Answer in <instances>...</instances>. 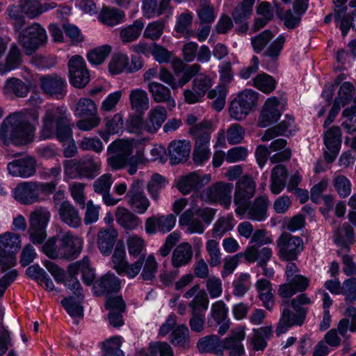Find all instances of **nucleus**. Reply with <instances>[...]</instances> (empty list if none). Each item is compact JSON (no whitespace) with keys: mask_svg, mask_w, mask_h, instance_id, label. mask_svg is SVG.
Returning a JSON list of instances; mask_svg holds the SVG:
<instances>
[{"mask_svg":"<svg viewBox=\"0 0 356 356\" xmlns=\"http://www.w3.org/2000/svg\"><path fill=\"white\" fill-rule=\"evenodd\" d=\"M43 125L40 131V138H56L60 142L69 140L72 137L70 114L63 106H51L46 110L42 118Z\"/></svg>","mask_w":356,"mask_h":356,"instance_id":"f257e3e1","label":"nucleus"},{"mask_svg":"<svg viewBox=\"0 0 356 356\" xmlns=\"http://www.w3.org/2000/svg\"><path fill=\"white\" fill-rule=\"evenodd\" d=\"M35 127L22 113L9 115L0 127V138L6 145L22 146L33 140Z\"/></svg>","mask_w":356,"mask_h":356,"instance_id":"f03ea898","label":"nucleus"},{"mask_svg":"<svg viewBox=\"0 0 356 356\" xmlns=\"http://www.w3.org/2000/svg\"><path fill=\"white\" fill-rule=\"evenodd\" d=\"M312 301L305 294H301L293 299L290 302H283L284 309L280 323L276 330L278 336L286 333L293 325H300L303 323L306 316L304 305L311 304Z\"/></svg>","mask_w":356,"mask_h":356,"instance_id":"7ed1b4c3","label":"nucleus"},{"mask_svg":"<svg viewBox=\"0 0 356 356\" xmlns=\"http://www.w3.org/2000/svg\"><path fill=\"white\" fill-rule=\"evenodd\" d=\"M214 130L210 120H203L189 129L191 136L195 139V146L193 154V160L197 165H202L210 157L209 143L211 133Z\"/></svg>","mask_w":356,"mask_h":356,"instance_id":"20e7f679","label":"nucleus"},{"mask_svg":"<svg viewBox=\"0 0 356 356\" xmlns=\"http://www.w3.org/2000/svg\"><path fill=\"white\" fill-rule=\"evenodd\" d=\"M63 166L65 174L70 178L93 179L100 173L102 162L98 157L87 155L79 160H66Z\"/></svg>","mask_w":356,"mask_h":356,"instance_id":"39448f33","label":"nucleus"},{"mask_svg":"<svg viewBox=\"0 0 356 356\" xmlns=\"http://www.w3.org/2000/svg\"><path fill=\"white\" fill-rule=\"evenodd\" d=\"M216 212V209L209 207L190 209L179 218V225H186L189 233L202 234L213 220Z\"/></svg>","mask_w":356,"mask_h":356,"instance_id":"423d86ee","label":"nucleus"},{"mask_svg":"<svg viewBox=\"0 0 356 356\" xmlns=\"http://www.w3.org/2000/svg\"><path fill=\"white\" fill-rule=\"evenodd\" d=\"M47 41L45 29L38 23L34 22L22 29L18 36V42L26 55H31L44 46Z\"/></svg>","mask_w":356,"mask_h":356,"instance_id":"0eeeda50","label":"nucleus"},{"mask_svg":"<svg viewBox=\"0 0 356 356\" xmlns=\"http://www.w3.org/2000/svg\"><path fill=\"white\" fill-rule=\"evenodd\" d=\"M21 237L17 234H0V266L3 272L15 265V254L21 248Z\"/></svg>","mask_w":356,"mask_h":356,"instance_id":"6e6552de","label":"nucleus"},{"mask_svg":"<svg viewBox=\"0 0 356 356\" xmlns=\"http://www.w3.org/2000/svg\"><path fill=\"white\" fill-rule=\"evenodd\" d=\"M259 93L252 89H245L238 93L231 102L229 112L232 118L244 120L256 106Z\"/></svg>","mask_w":356,"mask_h":356,"instance_id":"1a4fd4ad","label":"nucleus"},{"mask_svg":"<svg viewBox=\"0 0 356 356\" xmlns=\"http://www.w3.org/2000/svg\"><path fill=\"white\" fill-rule=\"evenodd\" d=\"M297 266L293 263H289L286 268V282L282 284L278 293L283 298L291 297L298 292L305 291L309 284V280L297 273Z\"/></svg>","mask_w":356,"mask_h":356,"instance_id":"9d476101","label":"nucleus"},{"mask_svg":"<svg viewBox=\"0 0 356 356\" xmlns=\"http://www.w3.org/2000/svg\"><path fill=\"white\" fill-rule=\"evenodd\" d=\"M256 191V183L250 176L240 178L236 184L234 196V202L236 206L235 213L243 218L246 212V204L254 196Z\"/></svg>","mask_w":356,"mask_h":356,"instance_id":"9b49d317","label":"nucleus"},{"mask_svg":"<svg viewBox=\"0 0 356 356\" xmlns=\"http://www.w3.org/2000/svg\"><path fill=\"white\" fill-rule=\"evenodd\" d=\"M232 184L219 181L204 189L200 193V198L207 202H218L225 209H229L232 204Z\"/></svg>","mask_w":356,"mask_h":356,"instance_id":"f8f14e48","label":"nucleus"},{"mask_svg":"<svg viewBox=\"0 0 356 356\" xmlns=\"http://www.w3.org/2000/svg\"><path fill=\"white\" fill-rule=\"evenodd\" d=\"M43 94L56 99H62L67 94V83L65 79L56 74L42 75L39 79Z\"/></svg>","mask_w":356,"mask_h":356,"instance_id":"ddd939ff","label":"nucleus"},{"mask_svg":"<svg viewBox=\"0 0 356 356\" xmlns=\"http://www.w3.org/2000/svg\"><path fill=\"white\" fill-rule=\"evenodd\" d=\"M279 256L282 260L296 259L303 250V241L298 236L282 234L277 241Z\"/></svg>","mask_w":356,"mask_h":356,"instance_id":"4468645a","label":"nucleus"},{"mask_svg":"<svg viewBox=\"0 0 356 356\" xmlns=\"http://www.w3.org/2000/svg\"><path fill=\"white\" fill-rule=\"evenodd\" d=\"M83 239L71 232H67L59 238V249L56 257L60 259H76L83 248Z\"/></svg>","mask_w":356,"mask_h":356,"instance_id":"2eb2a0df","label":"nucleus"},{"mask_svg":"<svg viewBox=\"0 0 356 356\" xmlns=\"http://www.w3.org/2000/svg\"><path fill=\"white\" fill-rule=\"evenodd\" d=\"M70 83L77 88H84L90 81V74L86 63L81 56H74L68 61Z\"/></svg>","mask_w":356,"mask_h":356,"instance_id":"dca6fc26","label":"nucleus"},{"mask_svg":"<svg viewBox=\"0 0 356 356\" xmlns=\"http://www.w3.org/2000/svg\"><path fill=\"white\" fill-rule=\"evenodd\" d=\"M126 196L131 209L138 214L145 213L150 206V202L143 191V184L139 180L133 181Z\"/></svg>","mask_w":356,"mask_h":356,"instance_id":"f3484780","label":"nucleus"},{"mask_svg":"<svg viewBox=\"0 0 356 356\" xmlns=\"http://www.w3.org/2000/svg\"><path fill=\"white\" fill-rule=\"evenodd\" d=\"M176 220V216L172 213L153 216L146 219L145 229L148 234H155L158 232L165 234L175 226Z\"/></svg>","mask_w":356,"mask_h":356,"instance_id":"a211bd4d","label":"nucleus"},{"mask_svg":"<svg viewBox=\"0 0 356 356\" xmlns=\"http://www.w3.org/2000/svg\"><path fill=\"white\" fill-rule=\"evenodd\" d=\"M36 166L35 159L31 156H26L8 163L7 168L13 176L29 178L35 174Z\"/></svg>","mask_w":356,"mask_h":356,"instance_id":"6ab92c4d","label":"nucleus"},{"mask_svg":"<svg viewBox=\"0 0 356 356\" xmlns=\"http://www.w3.org/2000/svg\"><path fill=\"white\" fill-rule=\"evenodd\" d=\"M284 104L277 97H270L266 101L259 118V125L266 127L277 122L283 111Z\"/></svg>","mask_w":356,"mask_h":356,"instance_id":"aec40b11","label":"nucleus"},{"mask_svg":"<svg viewBox=\"0 0 356 356\" xmlns=\"http://www.w3.org/2000/svg\"><path fill=\"white\" fill-rule=\"evenodd\" d=\"M324 144L326 147L324 157L327 162L332 163L336 159L341 148V131L339 127H333L325 133Z\"/></svg>","mask_w":356,"mask_h":356,"instance_id":"412c9836","label":"nucleus"},{"mask_svg":"<svg viewBox=\"0 0 356 356\" xmlns=\"http://www.w3.org/2000/svg\"><path fill=\"white\" fill-rule=\"evenodd\" d=\"M13 197L24 204H31L39 200L38 184L37 182L25 181L17 185L13 190Z\"/></svg>","mask_w":356,"mask_h":356,"instance_id":"4be33fe9","label":"nucleus"},{"mask_svg":"<svg viewBox=\"0 0 356 356\" xmlns=\"http://www.w3.org/2000/svg\"><path fill=\"white\" fill-rule=\"evenodd\" d=\"M113 182L112 175L106 173L100 176L92 184L94 192L102 196V200L107 206H114L120 200V199H116L110 194Z\"/></svg>","mask_w":356,"mask_h":356,"instance_id":"5701e85b","label":"nucleus"},{"mask_svg":"<svg viewBox=\"0 0 356 356\" xmlns=\"http://www.w3.org/2000/svg\"><path fill=\"white\" fill-rule=\"evenodd\" d=\"M245 336V328L238 327L232 330L230 335L223 340V350H229V356H242L245 348L242 343Z\"/></svg>","mask_w":356,"mask_h":356,"instance_id":"b1692460","label":"nucleus"},{"mask_svg":"<svg viewBox=\"0 0 356 356\" xmlns=\"http://www.w3.org/2000/svg\"><path fill=\"white\" fill-rule=\"evenodd\" d=\"M211 180L209 174L200 177L196 172H191L179 180V191L184 194L201 188Z\"/></svg>","mask_w":356,"mask_h":356,"instance_id":"393cba45","label":"nucleus"},{"mask_svg":"<svg viewBox=\"0 0 356 356\" xmlns=\"http://www.w3.org/2000/svg\"><path fill=\"white\" fill-rule=\"evenodd\" d=\"M56 7V3H45L42 4L38 0H19V8L22 13L29 18L33 19L43 13Z\"/></svg>","mask_w":356,"mask_h":356,"instance_id":"a878e982","label":"nucleus"},{"mask_svg":"<svg viewBox=\"0 0 356 356\" xmlns=\"http://www.w3.org/2000/svg\"><path fill=\"white\" fill-rule=\"evenodd\" d=\"M115 217L116 222L126 231L136 229L142 224L141 219L125 207H117Z\"/></svg>","mask_w":356,"mask_h":356,"instance_id":"bb28decb","label":"nucleus"},{"mask_svg":"<svg viewBox=\"0 0 356 356\" xmlns=\"http://www.w3.org/2000/svg\"><path fill=\"white\" fill-rule=\"evenodd\" d=\"M269 204L268 198L266 195L257 197L251 205L246 204L248 218L252 220L264 221L267 217V211Z\"/></svg>","mask_w":356,"mask_h":356,"instance_id":"cd10ccee","label":"nucleus"},{"mask_svg":"<svg viewBox=\"0 0 356 356\" xmlns=\"http://www.w3.org/2000/svg\"><path fill=\"white\" fill-rule=\"evenodd\" d=\"M152 159L154 161L159 160L161 163L166 162L168 158L170 159L171 165L178 163V143L176 140H172L168 147V154L165 149L161 145L154 146L150 151Z\"/></svg>","mask_w":356,"mask_h":356,"instance_id":"c85d7f7f","label":"nucleus"},{"mask_svg":"<svg viewBox=\"0 0 356 356\" xmlns=\"http://www.w3.org/2000/svg\"><path fill=\"white\" fill-rule=\"evenodd\" d=\"M60 220L68 226L77 228L81 225V218L79 211L69 201L64 202L58 207Z\"/></svg>","mask_w":356,"mask_h":356,"instance_id":"c756f323","label":"nucleus"},{"mask_svg":"<svg viewBox=\"0 0 356 356\" xmlns=\"http://www.w3.org/2000/svg\"><path fill=\"white\" fill-rule=\"evenodd\" d=\"M285 41V36L281 34L266 49L264 56L268 60H265L264 63V67L266 70L273 71L275 69L276 60L283 49Z\"/></svg>","mask_w":356,"mask_h":356,"instance_id":"7c9ffc66","label":"nucleus"},{"mask_svg":"<svg viewBox=\"0 0 356 356\" xmlns=\"http://www.w3.org/2000/svg\"><path fill=\"white\" fill-rule=\"evenodd\" d=\"M118 236V231L111 227L108 229H102L98 232L97 245L99 251L103 255H110Z\"/></svg>","mask_w":356,"mask_h":356,"instance_id":"2f4dec72","label":"nucleus"},{"mask_svg":"<svg viewBox=\"0 0 356 356\" xmlns=\"http://www.w3.org/2000/svg\"><path fill=\"white\" fill-rule=\"evenodd\" d=\"M147 89L154 102L157 103L167 102L169 107H175L176 103L171 97L170 89L162 83L151 81L147 84Z\"/></svg>","mask_w":356,"mask_h":356,"instance_id":"473e14b6","label":"nucleus"},{"mask_svg":"<svg viewBox=\"0 0 356 356\" xmlns=\"http://www.w3.org/2000/svg\"><path fill=\"white\" fill-rule=\"evenodd\" d=\"M211 86V79L204 74H200L193 81V89L197 90L196 94H193L194 95L192 98L189 96L191 92L185 91L184 98L186 102L188 104H194L200 102Z\"/></svg>","mask_w":356,"mask_h":356,"instance_id":"72a5a7b5","label":"nucleus"},{"mask_svg":"<svg viewBox=\"0 0 356 356\" xmlns=\"http://www.w3.org/2000/svg\"><path fill=\"white\" fill-rule=\"evenodd\" d=\"M95 288L99 296L117 293L120 289V281L114 274L107 273L95 283Z\"/></svg>","mask_w":356,"mask_h":356,"instance_id":"f704fd0d","label":"nucleus"},{"mask_svg":"<svg viewBox=\"0 0 356 356\" xmlns=\"http://www.w3.org/2000/svg\"><path fill=\"white\" fill-rule=\"evenodd\" d=\"M131 108L136 113L143 115L149 108V99L147 92L140 88L131 90L129 96Z\"/></svg>","mask_w":356,"mask_h":356,"instance_id":"c9c22d12","label":"nucleus"},{"mask_svg":"<svg viewBox=\"0 0 356 356\" xmlns=\"http://www.w3.org/2000/svg\"><path fill=\"white\" fill-rule=\"evenodd\" d=\"M29 90L26 84L17 78L8 79L3 86V95L9 98L24 97L28 95Z\"/></svg>","mask_w":356,"mask_h":356,"instance_id":"e433bc0d","label":"nucleus"},{"mask_svg":"<svg viewBox=\"0 0 356 356\" xmlns=\"http://www.w3.org/2000/svg\"><path fill=\"white\" fill-rule=\"evenodd\" d=\"M197 348L202 353H213L216 355H222L223 340H221L217 335L206 336L198 340Z\"/></svg>","mask_w":356,"mask_h":356,"instance_id":"4c0bfd02","label":"nucleus"},{"mask_svg":"<svg viewBox=\"0 0 356 356\" xmlns=\"http://www.w3.org/2000/svg\"><path fill=\"white\" fill-rule=\"evenodd\" d=\"M166 118V111L163 106H156L152 108L147 115L146 132L154 134L162 125Z\"/></svg>","mask_w":356,"mask_h":356,"instance_id":"58836bf2","label":"nucleus"},{"mask_svg":"<svg viewBox=\"0 0 356 356\" xmlns=\"http://www.w3.org/2000/svg\"><path fill=\"white\" fill-rule=\"evenodd\" d=\"M145 26L143 19H138L128 26L121 29L120 38L123 43H130L138 40Z\"/></svg>","mask_w":356,"mask_h":356,"instance_id":"ea45409f","label":"nucleus"},{"mask_svg":"<svg viewBox=\"0 0 356 356\" xmlns=\"http://www.w3.org/2000/svg\"><path fill=\"white\" fill-rule=\"evenodd\" d=\"M228 308L222 300L214 302L211 307L210 313L208 316L207 323L209 327L220 324L228 319Z\"/></svg>","mask_w":356,"mask_h":356,"instance_id":"a19ab883","label":"nucleus"},{"mask_svg":"<svg viewBox=\"0 0 356 356\" xmlns=\"http://www.w3.org/2000/svg\"><path fill=\"white\" fill-rule=\"evenodd\" d=\"M124 17L125 14L122 10L109 7H104L98 17L99 20L102 23L109 26H113L120 24Z\"/></svg>","mask_w":356,"mask_h":356,"instance_id":"79ce46f5","label":"nucleus"},{"mask_svg":"<svg viewBox=\"0 0 356 356\" xmlns=\"http://www.w3.org/2000/svg\"><path fill=\"white\" fill-rule=\"evenodd\" d=\"M286 170L282 165L275 166L271 173L270 191L274 195L280 194L286 185Z\"/></svg>","mask_w":356,"mask_h":356,"instance_id":"37998d69","label":"nucleus"},{"mask_svg":"<svg viewBox=\"0 0 356 356\" xmlns=\"http://www.w3.org/2000/svg\"><path fill=\"white\" fill-rule=\"evenodd\" d=\"M346 1L347 0H332L335 7L339 8V10L334 13V21L337 25L339 26L343 36L347 35L350 29L349 19L348 15H346V7L345 6Z\"/></svg>","mask_w":356,"mask_h":356,"instance_id":"c03bdc74","label":"nucleus"},{"mask_svg":"<svg viewBox=\"0 0 356 356\" xmlns=\"http://www.w3.org/2000/svg\"><path fill=\"white\" fill-rule=\"evenodd\" d=\"M235 224L236 221L231 213L220 217L213 225L212 229L213 237L220 238L227 232L232 230Z\"/></svg>","mask_w":356,"mask_h":356,"instance_id":"a18cd8bd","label":"nucleus"},{"mask_svg":"<svg viewBox=\"0 0 356 356\" xmlns=\"http://www.w3.org/2000/svg\"><path fill=\"white\" fill-rule=\"evenodd\" d=\"M254 335L251 339V346L253 350L263 351L266 345V339H268L272 334V328L270 327H262L259 329H253Z\"/></svg>","mask_w":356,"mask_h":356,"instance_id":"49530a36","label":"nucleus"},{"mask_svg":"<svg viewBox=\"0 0 356 356\" xmlns=\"http://www.w3.org/2000/svg\"><path fill=\"white\" fill-rule=\"evenodd\" d=\"M286 142L284 139H277L273 141L270 145V151L277 152L270 156L271 163H275L289 159L291 157L290 149L286 148Z\"/></svg>","mask_w":356,"mask_h":356,"instance_id":"de8ad7c7","label":"nucleus"},{"mask_svg":"<svg viewBox=\"0 0 356 356\" xmlns=\"http://www.w3.org/2000/svg\"><path fill=\"white\" fill-rule=\"evenodd\" d=\"M257 289L260 300L267 309H271L273 307L272 287L270 282L266 279H260L257 282Z\"/></svg>","mask_w":356,"mask_h":356,"instance_id":"09e8293b","label":"nucleus"},{"mask_svg":"<svg viewBox=\"0 0 356 356\" xmlns=\"http://www.w3.org/2000/svg\"><path fill=\"white\" fill-rule=\"evenodd\" d=\"M50 218L51 213L47 208H37L30 214V227L46 229Z\"/></svg>","mask_w":356,"mask_h":356,"instance_id":"8fccbe9b","label":"nucleus"},{"mask_svg":"<svg viewBox=\"0 0 356 356\" xmlns=\"http://www.w3.org/2000/svg\"><path fill=\"white\" fill-rule=\"evenodd\" d=\"M75 115L81 118L98 116L97 105L91 99L80 98L76 104Z\"/></svg>","mask_w":356,"mask_h":356,"instance_id":"3c124183","label":"nucleus"},{"mask_svg":"<svg viewBox=\"0 0 356 356\" xmlns=\"http://www.w3.org/2000/svg\"><path fill=\"white\" fill-rule=\"evenodd\" d=\"M126 243L128 252L133 257H140L146 246L145 240L141 236L134 234L128 236Z\"/></svg>","mask_w":356,"mask_h":356,"instance_id":"603ef678","label":"nucleus"},{"mask_svg":"<svg viewBox=\"0 0 356 356\" xmlns=\"http://www.w3.org/2000/svg\"><path fill=\"white\" fill-rule=\"evenodd\" d=\"M252 86L264 93L273 92L276 87L275 80L270 75L262 73L252 79Z\"/></svg>","mask_w":356,"mask_h":356,"instance_id":"864d4df0","label":"nucleus"},{"mask_svg":"<svg viewBox=\"0 0 356 356\" xmlns=\"http://www.w3.org/2000/svg\"><path fill=\"white\" fill-rule=\"evenodd\" d=\"M83 300L70 296L63 299L61 304L70 316L83 317V308L81 305Z\"/></svg>","mask_w":356,"mask_h":356,"instance_id":"5fc2aeb1","label":"nucleus"},{"mask_svg":"<svg viewBox=\"0 0 356 356\" xmlns=\"http://www.w3.org/2000/svg\"><path fill=\"white\" fill-rule=\"evenodd\" d=\"M111 50L112 47L108 44L99 46L88 51L87 58L92 65H100L104 63Z\"/></svg>","mask_w":356,"mask_h":356,"instance_id":"6e6d98bb","label":"nucleus"},{"mask_svg":"<svg viewBox=\"0 0 356 356\" xmlns=\"http://www.w3.org/2000/svg\"><path fill=\"white\" fill-rule=\"evenodd\" d=\"M167 184L168 181L163 176L157 173L152 175L147 184V191L154 200H159L161 191L165 187Z\"/></svg>","mask_w":356,"mask_h":356,"instance_id":"4d7b16f0","label":"nucleus"},{"mask_svg":"<svg viewBox=\"0 0 356 356\" xmlns=\"http://www.w3.org/2000/svg\"><path fill=\"white\" fill-rule=\"evenodd\" d=\"M209 300L204 291H200L190 302L189 307L192 313L204 314L208 309Z\"/></svg>","mask_w":356,"mask_h":356,"instance_id":"13d9d810","label":"nucleus"},{"mask_svg":"<svg viewBox=\"0 0 356 356\" xmlns=\"http://www.w3.org/2000/svg\"><path fill=\"white\" fill-rule=\"evenodd\" d=\"M113 268L119 273H122L123 270L126 267V252L125 249L122 243H117L114 249L113 254L111 257Z\"/></svg>","mask_w":356,"mask_h":356,"instance_id":"bf43d9fd","label":"nucleus"},{"mask_svg":"<svg viewBox=\"0 0 356 356\" xmlns=\"http://www.w3.org/2000/svg\"><path fill=\"white\" fill-rule=\"evenodd\" d=\"M105 129L109 134H118L123 131L124 120L121 113L104 118Z\"/></svg>","mask_w":356,"mask_h":356,"instance_id":"052dcab7","label":"nucleus"},{"mask_svg":"<svg viewBox=\"0 0 356 356\" xmlns=\"http://www.w3.org/2000/svg\"><path fill=\"white\" fill-rule=\"evenodd\" d=\"M254 2L255 0H243L237 6L232 15L236 23L241 22L250 17Z\"/></svg>","mask_w":356,"mask_h":356,"instance_id":"680f3d73","label":"nucleus"},{"mask_svg":"<svg viewBox=\"0 0 356 356\" xmlns=\"http://www.w3.org/2000/svg\"><path fill=\"white\" fill-rule=\"evenodd\" d=\"M129 64V58L126 54L119 53L113 56L108 69L112 74H119L124 70L127 71Z\"/></svg>","mask_w":356,"mask_h":356,"instance_id":"e2e57ef3","label":"nucleus"},{"mask_svg":"<svg viewBox=\"0 0 356 356\" xmlns=\"http://www.w3.org/2000/svg\"><path fill=\"white\" fill-rule=\"evenodd\" d=\"M107 152L108 154H116L128 158L132 152V144L129 140H115L108 145Z\"/></svg>","mask_w":356,"mask_h":356,"instance_id":"0e129e2a","label":"nucleus"},{"mask_svg":"<svg viewBox=\"0 0 356 356\" xmlns=\"http://www.w3.org/2000/svg\"><path fill=\"white\" fill-rule=\"evenodd\" d=\"M250 275L248 273H241L232 282L233 294L235 296L241 298L244 296L250 287Z\"/></svg>","mask_w":356,"mask_h":356,"instance_id":"69168bd1","label":"nucleus"},{"mask_svg":"<svg viewBox=\"0 0 356 356\" xmlns=\"http://www.w3.org/2000/svg\"><path fill=\"white\" fill-rule=\"evenodd\" d=\"M164 29V22L162 20L154 21L149 23L145 29L143 36L152 40H156L162 35Z\"/></svg>","mask_w":356,"mask_h":356,"instance_id":"338daca9","label":"nucleus"},{"mask_svg":"<svg viewBox=\"0 0 356 356\" xmlns=\"http://www.w3.org/2000/svg\"><path fill=\"white\" fill-rule=\"evenodd\" d=\"M343 116L346 120L342 123V126L346 129L347 132L352 134L356 131V106H352L346 108L343 111Z\"/></svg>","mask_w":356,"mask_h":356,"instance_id":"774afa93","label":"nucleus"}]
</instances>
